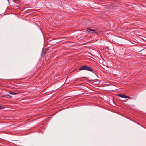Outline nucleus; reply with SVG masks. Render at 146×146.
Masks as SVG:
<instances>
[{
    "label": "nucleus",
    "mask_w": 146,
    "mask_h": 146,
    "mask_svg": "<svg viewBox=\"0 0 146 146\" xmlns=\"http://www.w3.org/2000/svg\"><path fill=\"white\" fill-rule=\"evenodd\" d=\"M117 95L120 97H121L122 98H128V99L131 98V97L126 96L125 94H117Z\"/></svg>",
    "instance_id": "nucleus-2"
},
{
    "label": "nucleus",
    "mask_w": 146,
    "mask_h": 146,
    "mask_svg": "<svg viewBox=\"0 0 146 146\" xmlns=\"http://www.w3.org/2000/svg\"><path fill=\"white\" fill-rule=\"evenodd\" d=\"M80 70H86L93 72L94 70L92 68L90 67L89 66L84 65L81 66L79 68Z\"/></svg>",
    "instance_id": "nucleus-1"
},
{
    "label": "nucleus",
    "mask_w": 146,
    "mask_h": 146,
    "mask_svg": "<svg viewBox=\"0 0 146 146\" xmlns=\"http://www.w3.org/2000/svg\"><path fill=\"white\" fill-rule=\"evenodd\" d=\"M89 30H90V29H88L87 30V31L88 32V33H90V31Z\"/></svg>",
    "instance_id": "nucleus-5"
},
{
    "label": "nucleus",
    "mask_w": 146,
    "mask_h": 146,
    "mask_svg": "<svg viewBox=\"0 0 146 146\" xmlns=\"http://www.w3.org/2000/svg\"><path fill=\"white\" fill-rule=\"evenodd\" d=\"M10 94H11L12 95H17V93L14 92H10Z\"/></svg>",
    "instance_id": "nucleus-4"
},
{
    "label": "nucleus",
    "mask_w": 146,
    "mask_h": 146,
    "mask_svg": "<svg viewBox=\"0 0 146 146\" xmlns=\"http://www.w3.org/2000/svg\"><path fill=\"white\" fill-rule=\"evenodd\" d=\"M68 38L67 37H62V38Z\"/></svg>",
    "instance_id": "nucleus-7"
},
{
    "label": "nucleus",
    "mask_w": 146,
    "mask_h": 146,
    "mask_svg": "<svg viewBox=\"0 0 146 146\" xmlns=\"http://www.w3.org/2000/svg\"><path fill=\"white\" fill-rule=\"evenodd\" d=\"M89 30L90 31V32H91L90 33H93V32H95V33L96 32V31L95 30L90 29V30Z\"/></svg>",
    "instance_id": "nucleus-3"
},
{
    "label": "nucleus",
    "mask_w": 146,
    "mask_h": 146,
    "mask_svg": "<svg viewBox=\"0 0 146 146\" xmlns=\"http://www.w3.org/2000/svg\"><path fill=\"white\" fill-rule=\"evenodd\" d=\"M3 108V107L2 106H0V109H2Z\"/></svg>",
    "instance_id": "nucleus-6"
}]
</instances>
